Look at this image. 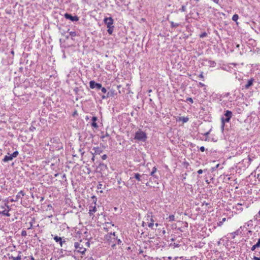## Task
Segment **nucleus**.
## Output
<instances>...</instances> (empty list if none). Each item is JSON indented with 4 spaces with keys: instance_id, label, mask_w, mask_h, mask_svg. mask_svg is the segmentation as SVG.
<instances>
[{
    "instance_id": "79ce46f5",
    "label": "nucleus",
    "mask_w": 260,
    "mask_h": 260,
    "mask_svg": "<svg viewBox=\"0 0 260 260\" xmlns=\"http://www.w3.org/2000/svg\"><path fill=\"white\" fill-rule=\"evenodd\" d=\"M200 150L202 151V152H204L205 151V147L204 146H201L200 148Z\"/></svg>"
},
{
    "instance_id": "9d476101",
    "label": "nucleus",
    "mask_w": 260,
    "mask_h": 260,
    "mask_svg": "<svg viewBox=\"0 0 260 260\" xmlns=\"http://www.w3.org/2000/svg\"><path fill=\"white\" fill-rule=\"evenodd\" d=\"M146 220H148V221H149V220L150 221V222L149 223H148V226L150 228L153 229V225H154V219L153 218L152 216L148 215L147 216Z\"/></svg>"
},
{
    "instance_id": "4c0bfd02",
    "label": "nucleus",
    "mask_w": 260,
    "mask_h": 260,
    "mask_svg": "<svg viewBox=\"0 0 260 260\" xmlns=\"http://www.w3.org/2000/svg\"><path fill=\"white\" fill-rule=\"evenodd\" d=\"M188 118L187 117H183V118H182V121L184 122H186L188 121Z\"/></svg>"
},
{
    "instance_id": "6e6d98bb",
    "label": "nucleus",
    "mask_w": 260,
    "mask_h": 260,
    "mask_svg": "<svg viewBox=\"0 0 260 260\" xmlns=\"http://www.w3.org/2000/svg\"><path fill=\"white\" fill-rule=\"evenodd\" d=\"M1 208H2V209H4V208H5V206H2L1 207Z\"/></svg>"
},
{
    "instance_id": "e433bc0d",
    "label": "nucleus",
    "mask_w": 260,
    "mask_h": 260,
    "mask_svg": "<svg viewBox=\"0 0 260 260\" xmlns=\"http://www.w3.org/2000/svg\"><path fill=\"white\" fill-rule=\"evenodd\" d=\"M180 10L182 12H184L186 11V7L185 6H182L181 8L180 9Z\"/></svg>"
},
{
    "instance_id": "6e6552de",
    "label": "nucleus",
    "mask_w": 260,
    "mask_h": 260,
    "mask_svg": "<svg viewBox=\"0 0 260 260\" xmlns=\"http://www.w3.org/2000/svg\"><path fill=\"white\" fill-rule=\"evenodd\" d=\"M5 206H6L8 209H5L3 211H0V214L9 217L10 216L9 211L10 210L11 208L10 206L7 204H5Z\"/></svg>"
},
{
    "instance_id": "c756f323",
    "label": "nucleus",
    "mask_w": 260,
    "mask_h": 260,
    "mask_svg": "<svg viewBox=\"0 0 260 260\" xmlns=\"http://www.w3.org/2000/svg\"><path fill=\"white\" fill-rule=\"evenodd\" d=\"M115 242H116V244L119 245V244H121V243L122 242H121V241L120 239H118L117 238H116V240L115 241Z\"/></svg>"
},
{
    "instance_id": "09e8293b",
    "label": "nucleus",
    "mask_w": 260,
    "mask_h": 260,
    "mask_svg": "<svg viewBox=\"0 0 260 260\" xmlns=\"http://www.w3.org/2000/svg\"><path fill=\"white\" fill-rule=\"evenodd\" d=\"M111 224V223L110 222H106L105 223V225L107 226H108V225Z\"/></svg>"
},
{
    "instance_id": "f03ea898",
    "label": "nucleus",
    "mask_w": 260,
    "mask_h": 260,
    "mask_svg": "<svg viewBox=\"0 0 260 260\" xmlns=\"http://www.w3.org/2000/svg\"><path fill=\"white\" fill-rule=\"evenodd\" d=\"M105 237V239L108 242L109 245H110L111 247H114L116 245L115 241L117 237L114 232L106 235Z\"/></svg>"
},
{
    "instance_id": "473e14b6",
    "label": "nucleus",
    "mask_w": 260,
    "mask_h": 260,
    "mask_svg": "<svg viewBox=\"0 0 260 260\" xmlns=\"http://www.w3.org/2000/svg\"><path fill=\"white\" fill-rule=\"evenodd\" d=\"M36 130V127L34 126H32L31 125L30 127H29V131L30 132H34V131Z\"/></svg>"
},
{
    "instance_id": "1a4fd4ad",
    "label": "nucleus",
    "mask_w": 260,
    "mask_h": 260,
    "mask_svg": "<svg viewBox=\"0 0 260 260\" xmlns=\"http://www.w3.org/2000/svg\"><path fill=\"white\" fill-rule=\"evenodd\" d=\"M64 17L66 18L69 19L72 21H77L79 20V18L77 16H73L68 13H66L64 14Z\"/></svg>"
},
{
    "instance_id": "bf43d9fd",
    "label": "nucleus",
    "mask_w": 260,
    "mask_h": 260,
    "mask_svg": "<svg viewBox=\"0 0 260 260\" xmlns=\"http://www.w3.org/2000/svg\"><path fill=\"white\" fill-rule=\"evenodd\" d=\"M148 91H149V92H151L152 91V90L150 89V90H149Z\"/></svg>"
},
{
    "instance_id": "4d7b16f0",
    "label": "nucleus",
    "mask_w": 260,
    "mask_h": 260,
    "mask_svg": "<svg viewBox=\"0 0 260 260\" xmlns=\"http://www.w3.org/2000/svg\"><path fill=\"white\" fill-rule=\"evenodd\" d=\"M92 160L93 161H94V156H93V157L92 158Z\"/></svg>"
},
{
    "instance_id": "7c9ffc66",
    "label": "nucleus",
    "mask_w": 260,
    "mask_h": 260,
    "mask_svg": "<svg viewBox=\"0 0 260 260\" xmlns=\"http://www.w3.org/2000/svg\"><path fill=\"white\" fill-rule=\"evenodd\" d=\"M186 102H189L191 103H193V100L191 98H187L186 99Z\"/></svg>"
},
{
    "instance_id": "4468645a",
    "label": "nucleus",
    "mask_w": 260,
    "mask_h": 260,
    "mask_svg": "<svg viewBox=\"0 0 260 260\" xmlns=\"http://www.w3.org/2000/svg\"><path fill=\"white\" fill-rule=\"evenodd\" d=\"M8 155H5L4 158L3 159V162H8L10 160H12L13 159V157L10 153H8Z\"/></svg>"
},
{
    "instance_id": "8fccbe9b",
    "label": "nucleus",
    "mask_w": 260,
    "mask_h": 260,
    "mask_svg": "<svg viewBox=\"0 0 260 260\" xmlns=\"http://www.w3.org/2000/svg\"><path fill=\"white\" fill-rule=\"evenodd\" d=\"M30 260H35V258H34V257L32 256H31L30 257Z\"/></svg>"
},
{
    "instance_id": "37998d69",
    "label": "nucleus",
    "mask_w": 260,
    "mask_h": 260,
    "mask_svg": "<svg viewBox=\"0 0 260 260\" xmlns=\"http://www.w3.org/2000/svg\"><path fill=\"white\" fill-rule=\"evenodd\" d=\"M102 159H103V160H105V159H106L107 158V155L104 154V155H103L102 156Z\"/></svg>"
},
{
    "instance_id": "39448f33",
    "label": "nucleus",
    "mask_w": 260,
    "mask_h": 260,
    "mask_svg": "<svg viewBox=\"0 0 260 260\" xmlns=\"http://www.w3.org/2000/svg\"><path fill=\"white\" fill-rule=\"evenodd\" d=\"M104 22L107 25V27H110V26H113L114 21L112 17L105 18L104 19Z\"/></svg>"
},
{
    "instance_id": "5fc2aeb1",
    "label": "nucleus",
    "mask_w": 260,
    "mask_h": 260,
    "mask_svg": "<svg viewBox=\"0 0 260 260\" xmlns=\"http://www.w3.org/2000/svg\"><path fill=\"white\" fill-rule=\"evenodd\" d=\"M155 225L156 227H157L159 224L157 223H156Z\"/></svg>"
},
{
    "instance_id": "412c9836",
    "label": "nucleus",
    "mask_w": 260,
    "mask_h": 260,
    "mask_svg": "<svg viewBox=\"0 0 260 260\" xmlns=\"http://www.w3.org/2000/svg\"><path fill=\"white\" fill-rule=\"evenodd\" d=\"M113 27H114V26H110V27H108V29L107 30V31H108L109 34L111 35L113 33Z\"/></svg>"
},
{
    "instance_id": "ea45409f",
    "label": "nucleus",
    "mask_w": 260,
    "mask_h": 260,
    "mask_svg": "<svg viewBox=\"0 0 260 260\" xmlns=\"http://www.w3.org/2000/svg\"><path fill=\"white\" fill-rule=\"evenodd\" d=\"M255 245L258 247H260V238L258 240L257 242L255 244Z\"/></svg>"
},
{
    "instance_id": "49530a36",
    "label": "nucleus",
    "mask_w": 260,
    "mask_h": 260,
    "mask_svg": "<svg viewBox=\"0 0 260 260\" xmlns=\"http://www.w3.org/2000/svg\"><path fill=\"white\" fill-rule=\"evenodd\" d=\"M199 85L201 86V87H203L205 86V84L203 83H201V82H200L199 83Z\"/></svg>"
},
{
    "instance_id": "f8f14e48",
    "label": "nucleus",
    "mask_w": 260,
    "mask_h": 260,
    "mask_svg": "<svg viewBox=\"0 0 260 260\" xmlns=\"http://www.w3.org/2000/svg\"><path fill=\"white\" fill-rule=\"evenodd\" d=\"M146 175H145V174H143L142 175H141L139 173H135L134 174V178L135 179H136L138 181H142L143 180V179H144V177L146 176Z\"/></svg>"
},
{
    "instance_id": "20e7f679",
    "label": "nucleus",
    "mask_w": 260,
    "mask_h": 260,
    "mask_svg": "<svg viewBox=\"0 0 260 260\" xmlns=\"http://www.w3.org/2000/svg\"><path fill=\"white\" fill-rule=\"evenodd\" d=\"M233 113L231 111L226 110L224 114L223 117L221 118L222 128H223L224 123L229 122L232 117Z\"/></svg>"
},
{
    "instance_id": "dca6fc26",
    "label": "nucleus",
    "mask_w": 260,
    "mask_h": 260,
    "mask_svg": "<svg viewBox=\"0 0 260 260\" xmlns=\"http://www.w3.org/2000/svg\"><path fill=\"white\" fill-rule=\"evenodd\" d=\"M254 81V79L253 78H251L249 80L247 83V84L245 85V89H249V88L252 85Z\"/></svg>"
},
{
    "instance_id": "2f4dec72",
    "label": "nucleus",
    "mask_w": 260,
    "mask_h": 260,
    "mask_svg": "<svg viewBox=\"0 0 260 260\" xmlns=\"http://www.w3.org/2000/svg\"><path fill=\"white\" fill-rule=\"evenodd\" d=\"M256 248H258V247L255 244H254L251 247V250L254 251Z\"/></svg>"
},
{
    "instance_id": "393cba45",
    "label": "nucleus",
    "mask_w": 260,
    "mask_h": 260,
    "mask_svg": "<svg viewBox=\"0 0 260 260\" xmlns=\"http://www.w3.org/2000/svg\"><path fill=\"white\" fill-rule=\"evenodd\" d=\"M170 23L172 27H176L179 26V24L174 23L173 21H171Z\"/></svg>"
},
{
    "instance_id": "c03bdc74",
    "label": "nucleus",
    "mask_w": 260,
    "mask_h": 260,
    "mask_svg": "<svg viewBox=\"0 0 260 260\" xmlns=\"http://www.w3.org/2000/svg\"><path fill=\"white\" fill-rule=\"evenodd\" d=\"M199 77L203 79L204 80V76H203V72H202L200 75H199Z\"/></svg>"
},
{
    "instance_id": "9b49d317",
    "label": "nucleus",
    "mask_w": 260,
    "mask_h": 260,
    "mask_svg": "<svg viewBox=\"0 0 260 260\" xmlns=\"http://www.w3.org/2000/svg\"><path fill=\"white\" fill-rule=\"evenodd\" d=\"M103 150L101 148L97 147L92 148L91 153L93 155H96L101 154Z\"/></svg>"
},
{
    "instance_id": "603ef678",
    "label": "nucleus",
    "mask_w": 260,
    "mask_h": 260,
    "mask_svg": "<svg viewBox=\"0 0 260 260\" xmlns=\"http://www.w3.org/2000/svg\"><path fill=\"white\" fill-rule=\"evenodd\" d=\"M248 233L251 234L252 233V231L249 230V231H248Z\"/></svg>"
},
{
    "instance_id": "2eb2a0df",
    "label": "nucleus",
    "mask_w": 260,
    "mask_h": 260,
    "mask_svg": "<svg viewBox=\"0 0 260 260\" xmlns=\"http://www.w3.org/2000/svg\"><path fill=\"white\" fill-rule=\"evenodd\" d=\"M96 211V208L95 206L93 207H90L89 211V214L90 216H94V213Z\"/></svg>"
},
{
    "instance_id": "680f3d73",
    "label": "nucleus",
    "mask_w": 260,
    "mask_h": 260,
    "mask_svg": "<svg viewBox=\"0 0 260 260\" xmlns=\"http://www.w3.org/2000/svg\"><path fill=\"white\" fill-rule=\"evenodd\" d=\"M11 53H12V54H14V51H12Z\"/></svg>"
},
{
    "instance_id": "864d4df0",
    "label": "nucleus",
    "mask_w": 260,
    "mask_h": 260,
    "mask_svg": "<svg viewBox=\"0 0 260 260\" xmlns=\"http://www.w3.org/2000/svg\"><path fill=\"white\" fill-rule=\"evenodd\" d=\"M101 186H102V184H99V186H98V188H101Z\"/></svg>"
},
{
    "instance_id": "f704fd0d",
    "label": "nucleus",
    "mask_w": 260,
    "mask_h": 260,
    "mask_svg": "<svg viewBox=\"0 0 260 260\" xmlns=\"http://www.w3.org/2000/svg\"><path fill=\"white\" fill-rule=\"evenodd\" d=\"M103 93H105L107 92V89L105 87H102L100 89Z\"/></svg>"
},
{
    "instance_id": "f3484780",
    "label": "nucleus",
    "mask_w": 260,
    "mask_h": 260,
    "mask_svg": "<svg viewBox=\"0 0 260 260\" xmlns=\"http://www.w3.org/2000/svg\"><path fill=\"white\" fill-rule=\"evenodd\" d=\"M241 228H242V226H241L240 229L237 230L235 232L231 233V234L233 235V238H234L236 236L239 235L242 233V232L240 231Z\"/></svg>"
},
{
    "instance_id": "58836bf2",
    "label": "nucleus",
    "mask_w": 260,
    "mask_h": 260,
    "mask_svg": "<svg viewBox=\"0 0 260 260\" xmlns=\"http://www.w3.org/2000/svg\"><path fill=\"white\" fill-rule=\"evenodd\" d=\"M21 235L22 236H25L26 235V232L25 231H22L21 232Z\"/></svg>"
},
{
    "instance_id": "de8ad7c7",
    "label": "nucleus",
    "mask_w": 260,
    "mask_h": 260,
    "mask_svg": "<svg viewBox=\"0 0 260 260\" xmlns=\"http://www.w3.org/2000/svg\"><path fill=\"white\" fill-rule=\"evenodd\" d=\"M214 3L219 4V0H212Z\"/></svg>"
},
{
    "instance_id": "a19ab883",
    "label": "nucleus",
    "mask_w": 260,
    "mask_h": 260,
    "mask_svg": "<svg viewBox=\"0 0 260 260\" xmlns=\"http://www.w3.org/2000/svg\"><path fill=\"white\" fill-rule=\"evenodd\" d=\"M211 131V129H210L208 132H207L205 133L204 134V135H205V136L207 137V136L209 135V134H210V133Z\"/></svg>"
},
{
    "instance_id": "a18cd8bd",
    "label": "nucleus",
    "mask_w": 260,
    "mask_h": 260,
    "mask_svg": "<svg viewBox=\"0 0 260 260\" xmlns=\"http://www.w3.org/2000/svg\"><path fill=\"white\" fill-rule=\"evenodd\" d=\"M203 173V170L202 169H200L198 171V173L199 174H201Z\"/></svg>"
},
{
    "instance_id": "e2e57ef3",
    "label": "nucleus",
    "mask_w": 260,
    "mask_h": 260,
    "mask_svg": "<svg viewBox=\"0 0 260 260\" xmlns=\"http://www.w3.org/2000/svg\"><path fill=\"white\" fill-rule=\"evenodd\" d=\"M66 176V175L64 174L63 176V178H64Z\"/></svg>"
},
{
    "instance_id": "aec40b11",
    "label": "nucleus",
    "mask_w": 260,
    "mask_h": 260,
    "mask_svg": "<svg viewBox=\"0 0 260 260\" xmlns=\"http://www.w3.org/2000/svg\"><path fill=\"white\" fill-rule=\"evenodd\" d=\"M10 258L13 260H21V257L20 255H18L17 257L11 256Z\"/></svg>"
},
{
    "instance_id": "6ab92c4d",
    "label": "nucleus",
    "mask_w": 260,
    "mask_h": 260,
    "mask_svg": "<svg viewBox=\"0 0 260 260\" xmlns=\"http://www.w3.org/2000/svg\"><path fill=\"white\" fill-rule=\"evenodd\" d=\"M157 171V168L155 167H154L152 169V172H151L150 173V175L153 176V177H155V178H157L155 175H154V174Z\"/></svg>"
},
{
    "instance_id": "423d86ee",
    "label": "nucleus",
    "mask_w": 260,
    "mask_h": 260,
    "mask_svg": "<svg viewBox=\"0 0 260 260\" xmlns=\"http://www.w3.org/2000/svg\"><path fill=\"white\" fill-rule=\"evenodd\" d=\"M89 86L91 89L96 88L98 89H100L102 88V84L96 83L94 81L92 80L89 82Z\"/></svg>"
},
{
    "instance_id": "0eeeda50",
    "label": "nucleus",
    "mask_w": 260,
    "mask_h": 260,
    "mask_svg": "<svg viewBox=\"0 0 260 260\" xmlns=\"http://www.w3.org/2000/svg\"><path fill=\"white\" fill-rule=\"evenodd\" d=\"M25 193L24 192L21 190L17 194L16 196L15 199H12L11 200V202H17L19 199L22 198V197L24 196Z\"/></svg>"
},
{
    "instance_id": "3c124183",
    "label": "nucleus",
    "mask_w": 260,
    "mask_h": 260,
    "mask_svg": "<svg viewBox=\"0 0 260 260\" xmlns=\"http://www.w3.org/2000/svg\"><path fill=\"white\" fill-rule=\"evenodd\" d=\"M109 135L108 133H106L105 136H104L103 137H109Z\"/></svg>"
},
{
    "instance_id": "c85d7f7f",
    "label": "nucleus",
    "mask_w": 260,
    "mask_h": 260,
    "mask_svg": "<svg viewBox=\"0 0 260 260\" xmlns=\"http://www.w3.org/2000/svg\"><path fill=\"white\" fill-rule=\"evenodd\" d=\"M207 36V34L206 32H203L200 35V37L201 38H203Z\"/></svg>"
},
{
    "instance_id": "a878e982",
    "label": "nucleus",
    "mask_w": 260,
    "mask_h": 260,
    "mask_svg": "<svg viewBox=\"0 0 260 260\" xmlns=\"http://www.w3.org/2000/svg\"><path fill=\"white\" fill-rule=\"evenodd\" d=\"M225 220H226V218H222V221H219V222H218V225L219 226H221V225H222L224 221H225Z\"/></svg>"
},
{
    "instance_id": "ddd939ff",
    "label": "nucleus",
    "mask_w": 260,
    "mask_h": 260,
    "mask_svg": "<svg viewBox=\"0 0 260 260\" xmlns=\"http://www.w3.org/2000/svg\"><path fill=\"white\" fill-rule=\"evenodd\" d=\"M98 120V118L96 116H93L92 117L91 120L92 122L91 123V125L92 127L95 128H98L99 127V126L96 122V120Z\"/></svg>"
},
{
    "instance_id": "b1692460",
    "label": "nucleus",
    "mask_w": 260,
    "mask_h": 260,
    "mask_svg": "<svg viewBox=\"0 0 260 260\" xmlns=\"http://www.w3.org/2000/svg\"><path fill=\"white\" fill-rule=\"evenodd\" d=\"M62 238L60 237H58L57 236H55L54 237V240L56 242H59L61 240Z\"/></svg>"
},
{
    "instance_id": "5701e85b",
    "label": "nucleus",
    "mask_w": 260,
    "mask_h": 260,
    "mask_svg": "<svg viewBox=\"0 0 260 260\" xmlns=\"http://www.w3.org/2000/svg\"><path fill=\"white\" fill-rule=\"evenodd\" d=\"M239 18V16L237 14H234L233 16L232 20L234 21H237Z\"/></svg>"
},
{
    "instance_id": "cd10ccee",
    "label": "nucleus",
    "mask_w": 260,
    "mask_h": 260,
    "mask_svg": "<svg viewBox=\"0 0 260 260\" xmlns=\"http://www.w3.org/2000/svg\"><path fill=\"white\" fill-rule=\"evenodd\" d=\"M69 34L72 37H75L77 36V34L75 31H70Z\"/></svg>"
},
{
    "instance_id": "13d9d810",
    "label": "nucleus",
    "mask_w": 260,
    "mask_h": 260,
    "mask_svg": "<svg viewBox=\"0 0 260 260\" xmlns=\"http://www.w3.org/2000/svg\"><path fill=\"white\" fill-rule=\"evenodd\" d=\"M219 165V164H217V165H216V168H217L218 167Z\"/></svg>"
},
{
    "instance_id": "72a5a7b5",
    "label": "nucleus",
    "mask_w": 260,
    "mask_h": 260,
    "mask_svg": "<svg viewBox=\"0 0 260 260\" xmlns=\"http://www.w3.org/2000/svg\"><path fill=\"white\" fill-rule=\"evenodd\" d=\"M66 241L64 240H62V239L59 242L60 246L62 247L63 244Z\"/></svg>"
},
{
    "instance_id": "052dcab7",
    "label": "nucleus",
    "mask_w": 260,
    "mask_h": 260,
    "mask_svg": "<svg viewBox=\"0 0 260 260\" xmlns=\"http://www.w3.org/2000/svg\"><path fill=\"white\" fill-rule=\"evenodd\" d=\"M258 214L260 215V210L258 211Z\"/></svg>"
},
{
    "instance_id": "a211bd4d",
    "label": "nucleus",
    "mask_w": 260,
    "mask_h": 260,
    "mask_svg": "<svg viewBox=\"0 0 260 260\" xmlns=\"http://www.w3.org/2000/svg\"><path fill=\"white\" fill-rule=\"evenodd\" d=\"M243 204L241 203H238L237 205H235L234 208L236 209L237 210H239L240 212H241L243 211V208L241 207V206Z\"/></svg>"
},
{
    "instance_id": "4be33fe9",
    "label": "nucleus",
    "mask_w": 260,
    "mask_h": 260,
    "mask_svg": "<svg viewBox=\"0 0 260 260\" xmlns=\"http://www.w3.org/2000/svg\"><path fill=\"white\" fill-rule=\"evenodd\" d=\"M19 154V152L17 151H14L12 154H11V156L13 157V158L16 157Z\"/></svg>"
},
{
    "instance_id": "f257e3e1",
    "label": "nucleus",
    "mask_w": 260,
    "mask_h": 260,
    "mask_svg": "<svg viewBox=\"0 0 260 260\" xmlns=\"http://www.w3.org/2000/svg\"><path fill=\"white\" fill-rule=\"evenodd\" d=\"M90 244L89 242L86 240H80L78 242H75L74 246L75 250L81 254H84L86 250V247H89Z\"/></svg>"
},
{
    "instance_id": "bb28decb",
    "label": "nucleus",
    "mask_w": 260,
    "mask_h": 260,
    "mask_svg": "<svg viewBox=\"0 0 260 260\" xmlns=\"http://www.w3.org/2000/svg\"><path fill=\"white\" fill-rule=\"evenodd\" d=\"M168 219L170 221H174L175 220V216L174 215H171L169 216Z\"/></svg>"
},
{
    "instance_id": "c9c22d12",
    "label": "nucleus",
    "mask_w": 260,
    "mask_h": 260,
    "mask_svg": "<svg viewBox=\"0 0 260 260\" xmlns=\"http://www.w3.org/2000/svg\"><path fill=\"white\" fill-rule=\"evenodd\" d=\"M216 63L214 61H210V65L211 67H215Z\"/></svg>"
},
{
    "instance_id": "7ed1b4c3",
    "label": "nucleus",
    "mask_w": 260,
    "mask_h": 260,
    "mask_svg": "<svg viewBox=\"0 0 260 260\" xmlns=\"http://www.w3.org/2000/svg\"><path fill=\"white\" fill-rule=\"evenodd\" d=\"M134 139L138 141L145 142L147 139L146 134L141 129H139L136 132Z\"/></svg>"
}]
</instances>
